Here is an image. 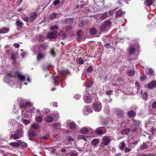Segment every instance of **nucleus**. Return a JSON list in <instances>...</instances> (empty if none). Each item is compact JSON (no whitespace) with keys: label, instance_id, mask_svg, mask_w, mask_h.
<instances>
[{"label":"nucleus","instance_id":"25","mask_svg":"<svg viewBox=\"0 0 156 156\" xmlns=\"http://www.w3.org/2000/svg\"><path fill=\"white\" fill-rule=\"evenodd\" d=\"M123 14V12L121 10L117 11L115 12L116 17H121Z\"/></svg>","mask_w":156,"mask_h":156},{"label":"nucleus","instance_id":"35","mask_svg":"<svg viewBox=\"0 0 156 156\" xmlns=\"http://www.w3.org/2000/svg\"><path fill=\"white\" fill-rule=\"evenodd\" d=\"M147 148V144L144 142L143 143V144L141 145L140 147V148L141 149H146Z\"/></svg>","mask_w":156,"mask_h":156},{"label":"nucleus","instance_id":"44","mask_svg":"<svg viewBox=\"0 0 156 156\" xmlns=\"http://www.w3.org/2000/svg\"><path fill=\"white\" fill-rule=\"evenodd\" d=\"M122 145L120 147V149L122 150H124V147H125L126 145L124 142H122L121 143Z\"/></svg>","mask_w":156,"mask_h":156},{"label":"nucleus","instance_id":"19","mask_svg":"<svg viewBox=\"0 0 156 156\" xmlns=\"http://www.w3.org/2000/svg\"><path fill=\"white\" fill-rule=\"evenodd\" d=\"M88 132L89 130L86 127L82 128L80 130V133L83 134H86Z\"/></svg>","mask_w":156,"mask_h":156},{"label":"nucleus","instance_id":"51","mask_svg":"<svg viewBox=\"0 0 156 156\" xmlns=\"http://www.w3.org/2000/svg\"><path fill=\"white\" fill-rule=\"evenodd\" d=\"M93 70V68L91 66H90L87 69V71L88 72H91Z\"/></svg>","mask_w":156,"mask_h":156},{"label":"nucleus","instance_id":"26","mask_svg":"<svg viewBox=\"0 0 156 156\" xmlns=\"http://www.w3.org/2000/svg\"><path fill=\"white\" fill-rule=\"evenodd\" d=\"M28 135L30 137H34L36 136V132L34 131H29Z\"/></svg>","mask_w":156,"mask_h":156},{"label":"nucleus","instance_id":"17","mask_svg":"<svg viewBox=\"0 0 156 156\" xmlns=\"http://www.w3.org/2000/svg\"><path fill=\"white\" fill-rule=\"evenodd\" d=\"M36 14L35 13L31 15L30 17H29L30 22V23H32L36 20Z\"/></svg>","mask_w":156,"mask_h":156},{"label":"nucleus","instance_id":"9","mask_svg":"<svg viewBox=\"0 0 156 156\" xmlns=\"http://www.w3.org/2000/svg\"><path fill=\"white\" fill-rule=\"evenodd\" d=\"M84 101L87 103H89L92 100V98L90 94L87 92H86L85 96L83 98Z\"/></svg>","mask_w":156,"mask_h":156},{"label":"nucleus","instance_id":"34","mask_svg":"<svg viewBox=\"0 0 156 156\" xmlns=\"http://www.w3.org/2000/svg\"><path fill=\"white\" fill-rule=\"evenodd\" d=\"M93 83L90 81L88 80L86 84V86L87 88H90L92 85Z\"/></svg>","mask_w":156,"mask_h":156},{"label":"nucleus","instance_id":"63","mask_svg":"<svg viewBox=\"0 0 156 156\" xmlns=\"http://www.w3.org/2000/svg\"><path fill=\"white\" fill-rule=\"evenodd\" d=\"M71 27L70 26L67 27L66 30V31H69L71 30L72 29Z\"/></svg>","mask_w":156,"mask_h":156},{"label":"nucleus","instance_id":"59","mask_svg":"<svg viewBox=\"0 0 156 156\" xmlns=\"http://www.w3.org/2000/svg\"><path fill=\"white\" fill-rule=\"evenodd\" d=\"M135 85L136 86V88L137 89H138L140 87V84L136 82Z\"/></svg>","mask_w":156,"mask_h":156},{"label":"nucleus","instance_id":"52","mask_svg":"<svg viewBox=\"0 0 156 156\" xmlns=\"http://www.w3.org/2000/svg\"><path fill=\"white\" fill-rule=\"evenodd\" d=\"M60 0H55L53 2V5H58L60 2Z\"/></svg>","mask_w":156,"mask_h":156},{"label":"nucleus","instance_id":"27","mask_svg":"<svg viewBox=\"0 0 156 156\" xmlns=\"http://www.w3.org/2000/svg\"><path fill=\"white\" fill-rule=\"evenodd\" d=\"M44 37L42 35H40L37 37V39L38 41H43L45 39Z\"/></svg>","mask_w":156,"mask_h":156},{"label":"nucleus","instance_id":"53","mask_svg":"<svg viewBox=\"0 0 156 156\" xmlns=\"http://www.w3.org/2000/svg\"><path fill=\"white\" fill-rule=\"evenodd\" d=\"M50 66H51V65L50 64L47 65L45 67H43V69L44 70H47L48 69V68Z\"/></svg>","mask_w":156,"mask_h":156},{"label":"nucleus","instance_id":"28","mask_svg":"<svg viewBox=\"0 0 156 156\" xmlns=\"http://www.w3.org/2000/svg\"><path fill=\"white\" fill-rule=\"evenodd\" d=\"M152 3L153 0H146L144 1L145 4L148 6L152 5Z\"/></svg>","mask_w":156,"mask_h":156},{"label":"nucleus","instance_id":"15","mask_svg":"<svg viewBox=\"0 0 156 156\" xmlns=\"http://www.w3.org/2000/svg\"><path fill=\"white\" fill-rule=\"evenodd\" d=\"M124 115V112L123 111L121 110H118L117 115L118 118H122Z\"/></svg>","mask_w":156,"mask_h":156},{"label":"nucleus","instance_id":"40","mask_svg":"<svg viewBox=\"0 0 156 156\" xmlns=\"http://www.w3.org/2000/svg\"><path fill=\"white\" fill-rule=\"evenodd\" d=\"M77 35L78 37H81L83 35V31L81 30H78L77 33Z\"/></svg>","mask_w":156,"mask_h":156},{"label":"nucleus","instance_id":"43","mask_svg":"<svg viewBox=\"0 0 156 156\" xmlns=\"http://www.w3.org/2000/svg\"><path fill=\"white\" fill-rule=\"evenodd\" d=\"M22 19L25 22H28V21L30 22L29 17L27 16H22Z\"/></svg>","mask_w":156,"mask_h":156},{"label":"nucleus","instance_id":"45","mask_svg":"<svg viewBox=\"0 0 156 156\" xmlns=\"http://www.w3.org/2000/svg\"><path fill=\"white\" fill-rule=\"evenodd\" d=\"M147 94L146 92H144L143 95V99L144 101H146L147 99Z\"/></svg>","mask_w":156,"mask_h":156},{"label":"nucleus","instance_id":"61","mask_svg":"<svg viewBox=\"0 0 156 156\" xmlns=\"http://www.w3.org/2000/svg\"><path fill=\"white\" fill-rule=\"evenodd\" d=\"M105 46L107 48H109L110 47V45L109 43H107L105 45Z\"/></svg>","mask_w":156,"mask_h":156},{"label":"nucleus","instance_id":"47","mask_svg":"<svg viewBox=\"0 0 156 156\" xmlns=\"http://www.w3.org/2000/svg\"><path fill=\"white\" fill-rule=\"evenodd\" d=\"M57 16V14L54 13L51 14L50 16V18L51 19H54L56 18Z\"/></svg>","mask_w":156,"mask_h":156},{"label":"nucleus","instance_id":"31","mask_svg":"<svg viewBox=\"0 0 156 156\" xmlns=\"http://www.w3.org/2000/svg\"><path fill=\"white\" fill-rule=\"evenodd\" d=\"M135 52V48L133 47H130L129 49V54L131 55L133 54Z\"/></svg>","mask_w":156,"mask_h":156},{"label":"nucleus","instance_id":"24","mask_svg":"<svg viewBox=\"0 0 156 156\" xmlns=\"http://www.w3.org/2000/svg\"><path fill=\"white\" fill-rule=\"evenodd\" d=\"M99 141L98 139H95L93 140L91 142V144L94 146H96L99 143Z\"/></svg>","mask_w":156,"mask_h":156},{"label":"nucleus","instance_id":"18","mask_svg":"<svg viewBox=\"0 0 156 156\" xmlns=\"http://www.w3.org/2000/svg\"><path fill=\"white\" fill-rule=\"evenodd\" d=\"M130 131V129L129 128H126L123 129L121 132V134H127Z\"/></svg>","mask_w":156,"mask_h":156},{"label":"nucleus","instance_id":"62","mask_svg":"<svg viewBox=\"0 0 156 156\" xmlns=\"http://www.w3.org/2000/svg\"><path fill=\"white\" fill-rule=\"evenodd\" d=\"M13 46L16 48H18L20 46V45L18 43H14L13 44Z\"/></svg>","mask_w":156,"mask_h":156},{"label":"nucleus","instance_id":"1","mask_svg":"<svg viewBox=\"0 0 156 156\" xmlns=\"http://www.w3.org/2000/svg\"><path fill=\"white\" fill-rule=\"evenodd\" d=\"M17 76L18 79L21 81H24L25 80V76L22 75L18 71H11L9 72L7 74V75L5 76V79L7 80H11V79L12 77H16Z\"/></svg>","mask_w":156,"mask_h":156},{"label":"nucleus","instance_id":"38","mask_svg":"<svg viewBox=\"0 0 156 156\" xmlns=\"http://www.w3.org/2000/svg\"><path fill=\"white\" fill-rule=\"evenodd\" d=\"M32 127L35 129H37L40 128V126L38 124L36 123H34L32 125Z\"/></svg>","mask_w":156,"mask_h":156},{"label":"nucleus","instance_id":"29","mask_svg":"<svg viewBox=\"0 0 156 156\" xmlns=\"http://www.w3.org/2000/svg\"><path fill=\"white\" fill-rule=\"evenodd\" d=\"M108 16V15L107 12H106L101 15L100 16V18L103 20L106 18Z\"/></svg>","mask_w":156,"mask_h":156},{"label":"nucleus","instance_id":"11","mask_svg":"<svg viewBox=\"0 0 156 156\" xmlns=\"http://www.w3.org/2000/svg\"><path fill=\"white\" fill-rule=\"evenodd\" d=\"M136 115V112L133 110L129 111L127 112V115L129 118L135 117Z\"/></svg>","mask_w":156,"mask_h":156},{"label":"nucleus","instance_id":"41","mask_svg":"<svg viewBox=\"0 0 156 156\" xmlns=\"http://www.w3.org/2000/svg\"><path fill=\"white\" fill-rule=\"evenodd\" d=\"M49 137V135L48 134H46L44 136L41 137L40 138L44 140H45L48 139Z\"/></svg>","mask_w":156,"mask_h":156},{"label":"nucleus","instance_id":"10","mask_svg":"<svg viewBox=\"0 0 156 156\" xmlns=\"http://www.w3.org/2000/svg\"><path fill=\"white\" fill-rule=\"evenodd\" d=\"M32 105L30 103L28 102L26 103L20 102V107L21 108H26L27 106L30 107Z\"/></svg>","mask_w":156,"mask_h":156},{"label":"nucleus","instance_id":"54","mask_svg":"<svg viewBox=\"0 0 156 156\" xmlns=\"http://www.w3.org/2000/svg\"><path fill=\"white\" fill-rule=\"evenodd\" d=\"M124 150L125 152L126 153L129 152L131 151V150L128 148L126 147Z\"/></svg>","mask_w":156,"mask_h":156},{"label":"nucleus","instance_id":"7","mask_svg":"<svg viewBox=\"0 0 156 156\" xmlns=\"http://www.w3.org/2000/svg\"><path fill=\"white\" fill-rule=\"evenodd\" d=\"M93 107L95 111L99 112L101 110L102 106L100 102H95L94 103Z\"/></svg>","mask_w":156,"mask_h":156},{"label":"nucleus","instance_id":"60","mask_svg":"<svg viewBox=\"0 0 156 156\" xmlns=\"http://www.w3.org/2000/svg\"><path fill=\"white\" fill-rule=\"evenodd\" d=\"M70 156H77V154L76 153L72 152L70 154Z\"/></svg>","mask_w":156,"mask_h":156},{"label":"nucleus","instance_id":"46","mask_svg":"<svg viewBox=\"0 0 156 156\" xmlns=\"http://www.w3.org/2000/svg\"><path fill=\"white\" fill-rule=\"evenodd\" d=\"M53 126H54L55 128L57 129L58 128H59L60 126V125L58 123H55L53 124Z\"/></svg>","mask_w":156,"mask_h":156},{"label":"nucleus","instance_id":"21","mask_svg":"<svg viewBox=\"0 0 156 156\" xmlns=\"http://www.w3.org/2000/svg\"><path fill=\"white\" fill-rule=\"evenodd\" d=\"M96 29L94 27H91L90 30V33L92 35H94L97 33Z\"/></svg>","mask_w":156,"mask_h":156},{"label":"nucleus","instance_id":"3","mask_svg":"<svg viewBox=\"0 0 156 156\" xmlns=\"http://www.w3.org/2000/svg\"><path fill=\"white\" fill-rule=\"evenodd\" d=\"M131 120L133 123V125H131V131L134 132L136 131L138 127L140 126L141 122L134 119H132Z\"/></svg>","mask_w":156,"mask_h":156},{"label":"nucleus","instance_id":"57","mask_svg":"<svg viewBox=\"0 0 156 156\" xmlns=\"http://www.w3.org/2000/svg\"><path fill=\"white\" fill-rule=\"evenodd\" d=\"M11 59L13 60H15L16 58L15 57V55L14 54H12L10 58Z\"/></svg>","mask_w":156,"mask_h":156},{"label":"nucleus","instance_id":"33","mask_svg":"<svg viewBox=\"0 0 156 156\" xmlns=\"http://www.w3.org/2000/svg\"><path fill=\"white\" fill-rule=\"evenodd\" d=\"M16 25L19 27H21L23 24V23L20 21H17L16 22Z\"/></svg>","mask_w":156,"mask_h":156},{"label":"nucleus","instance_id":"50","mask_svg":"<svg viewBox=\"0 0 156 156\" xmlns=\"http://www.w3.org/2000/svg\"><path fill=\"white\" fill-rule=\"evenodd\" d=\"M73 21V20L72 19L69 18L66 19V23H72Z\"/></svg>","mask_w":156,"mask_h":156},{"label":"nucleus","instance_id":"56","mask_svg":"<svg viewBox=\"0 0 156 156\" xmlns=\"http://www.w3.org/2000/svg\"><path fill=\"white\" fill-rule=\"evenodd\" d=\"M152 108H156V101L154 102L152 104Z\"/></svg>","mask_w":156,"mask_h":156},{"label":"nucleus","instance_id":"48","mask_svg":"<svg viewBox=\"0 0 156 156\" xmlns=\"http://www.w3.org/2000/svg\"><path fill=\"white\" fill-rule=\"evenodd\" d=\"M154 71L152 69L149 68L148 71V74L149 75H152L153 74Z\"/></svg>","mask_w":156,"mask_h":156},{"label":"nucleus","instance_id":"36","mask_svg":"<svg viewBox=\"0 0 156 156\" xmlns=\"http://www.w3.org/2000/svg\"><path fill=\"white\" fill-rule=\"evenodd\" d=\"M58 78V77H55L54 76H52V80L54 81L53 83L56 85H58V82L56 80V79Z\"/></svg>","mask_w":156,"mask_h":156},{"label":"nucleus","instance_id":"64","mask_svg":"<svg viewBox=\"0 0 156 156\" xmlns=\"http://www.w3.org/2000/svg\"><path fill=\"white\" fill-rule=\"evenodd\" d=\"M53 106L54 107H57L58 106V104L56 102H54L53 103Z\"/></svg>","mask_w":156,"mask_h":156},{"label":"nucleus","instance_id":"8","mask_svg":"<svg viewBox=\"0 0 156 156\" xmlns=\"http://www.w3.org/2000/svg\"><path fill=\"white\" fill-rule=\"evenodd\" d=\"M106 130L105 127H99L95 130V133L98 135L103 134L106 133Z\"/></svg>","mask_w":156,"mask_h":156},{"label":"nucleus","instance_id":"20","mask_svg":"<svg viewBox=\"0 0 156 156\" xmlns=\"http://www.w3.org/2000/svg\"><path fill=\"white\" fill-rule=\"evenodd\" d=\"M67 125L70 129H73L75 128L76 125L74 122H70L68 123Z\"/></svg>","mask_w":156,"mask_h":156},{"label":"nucleus","instance_id":"6","mask_svg":"<svg viewBox=\"0 0 156 156\" xmlns=\"http://www.w3.org/2000/svg\"><path fill=\"white\" fill-rule=\"evenodd\" d=\"M58 32L56 31L49 32L47 35V37L49 39L56 38L58 37Z\"/></svg>","mask_w":156,"mask_h":156},{"label":"nucleus","instance_id":"16","mask_svg":"<svg viewBox=\"0 0 156 156\" xmlns=\"http://www.w3.org/2000/svg\"><path fill=\"white\" fill-rule=\"evenodd\" d=\"M9 31V29L8 27H4L0 30V34L7 33Z\"/></svg>","mask_w":156,"mask_h":156},{"label":"nucleus","instance_id":"4","mask_svg":"<svg viewBox=\"0 0 156 156\" xmlns=\"http://www.w3.org/2000/svg\"><path fill=\"white\" fill-rule=\"evenodd\" d=\"M23 134V131L22 129H17L15 133L11 135L10 138L14 140L19 139L22 136Z\"/></svg>","mask_w":156,"mask_h":156},{"label":"nucleus","instance_id":"39","mask_svg":"<svg viewBox=\"0 0 156 156\" xmlns=\"http://www.w3.org/2000/svg\"><path fill=\"white\" fill-rule=\"evenodd\" d=\"M36 121L39 122H41L42 120V117L40 116H37L36 118Z\"/></svg>","mask_w":156,"mask_h":156},{"label":"nucleus","instance_id":"23","mask_svg":"<svg viewBox=\"0 0 156 156\" xmlns=\"http://www.w3.org/2000/svg\"><path fill=\"white\" fill-rule=\"evenodd\" d=\"M127 74L129 76H132L134 75L135 71L133 69H130L128 71Z\"/></svg>","mask_w":156,"mask_h":156},{"label":"nucleus","instance_id":"14","mask_svg":"<svg viewBox=\"0 0 156 156\" xmlns=\"http://www.w3.org/2000/svg\"><path fill=\"white\" fill-rule=\"evenodd\" d=\"M58 35L62 39H64L66 38V34L63 31H60L58 34Z\"/></svg>","mask_w":156,"mask_h":156},{"label":"nucleus","instance_id":"32","mask_svg":"<svg viewBox=\"0 0 156 156\" xmlns=\"http://www.w3.org/2000/svg\"><path fill=\"white\" fill-rule=\"evenodd\" d=\"M9 144L12 146L16 148L19 147V142L18 140L17 142H14L11 143Z\"/></svg>","mask_w":156,"mask_h":156},{"label":"nucleus","instance_id":"55","mask_svg":"<svg viewBox=\"0 0 156 156\" xmlns=\"http://www.w3.org/2000/svg\"><path fill=\"white\" fill-rule=\"evenodd\" d=\"M113 91L112 90H109L106 91V94L107 95H110L112 94Z\"/></svg>","mask_w":156,"mask_h":156},{"label":"nucleus","instance_id":"2","mask_svg":"<svg viewBox=\"0 0 156 156\" xmlns=\"http://www.w3.org/2000/svg\"><path fill=\"white\" fill-rule=\"evenodd\" d=\"M111 22L110 21H105L102 24L100 27V30L103 32L107 31L108 29L111 27Z\"/></svg>","mask_w":156,"mask_h":156},{"label":"nucleus","instance_id":"42","mask_svg":"<svg viewBox=\"0 0 156 156\" xmlns=\"http://www.w3.org/2000/svg\"><path fill=\"white\" fill-rule=\"evenodd\" d=\"M78 138L80 139H82L83 140L85 141H87V139L86 138L85 136L83 135H80L78 136Z\"/></svg>","mask_w":156,"mask_h":156},{"label":"nucleus","instance_id":"58","mask_svg":"<svg viewBox=\"0 0 156 156\" xmlns=\"http://www.w3.org/2000/svg\"><path fill=\"white\" fill-rule=\"evenodd\" d=\"M23 122L25 124H28L30 123V122L29 121L26 119H23Z\"/></svg>","mask_w":156,"mask_h":156},{"label":"nucleus","instance_id":"5","mask_svg":"<svg viewBox=\"0 0 156 156\" xmlns=\"http://www.w3.org/2000/svg\"><path fill=\"white\" fill-rule=\"evenodd\" d=\"M111 139L110 137L108 136H104L102 139V141L101 143V146L102 147L107 145L110 142Z\"/></svg>","mask_w":156,"mask_h":156},{"label":"nucleus","instance_id":"12","mask_svg":"<svg viewBox=\"0 0 156 156\" xmlns=\"http://www.w3.org/2000/svg\"><path fill=\"white\" fill-rule=\"evenodd\" d=\"M45 56V54L44 53L39 52L37 55V60L39 61L43 59Z\"/></svg>","mask_w":156,"mask_h":156},{"label":"nucleus","instance_id":"30","mask_svg":"<svg viewBox=\"0 0 156 156\" xmlns=\"http://www.w3.org/2000/svg\"><path fill=\"white\" fill-rule=\"evenodd\" d=\"M18 141L19 142V147L20 146L23 147H26L27 146V144L25 142L23 141L22 142L20 140H18Z\"/></svg>","mask_w":156,"mask_h":156},{"label":"nucleus","instance_id":"49","mask_svg":"<svg viewBox=\"0 0 156 156\" xmlns=\"http://www.w3.org/2000/svg\"><path fill=\"white\" fill-rule=\"evenodd\" d=\"M58 28V26L56 25H55L53 26H51L50 27V30H55Z\"/></svg>","mask_w":156,"mask_h":156},{"label":"nucleus","instance_id":"13","mask_svg":"<svg viewBox=\"0 0 156 156\" xmlns=\"http://www.w3.org/2000/svg\"><path fill=\"white\" fill-rule=\"evenodd\" d=\"M147 87L149 89H152L156 87V81H152L151 83H148Z\"/></svg>","mask_w":156,"mask_h":156},{"label":"nucleus","instance_id":"37","mask_svg":"<svg viewBox=\"0 0 156 156\" xmlns=\"http://www.w3.org/2000/svg\"><path fill=\"white\" fill-rule=\"evenodd\" d=\"M76 61L77 63L80 65L83 64L84 62V61L83 60V59L81 58H80L77 60Z\"/></svg>","mask_w":156,"mask_h":156},{"label":"nucleus","instance_id":"22","mask_svg":"<svg viewBox=\"0 0 156 156\" xmlns=\"http://www.w3.org/2000/svg\"><path fill=\"white\" fill-rule=\"evenodd\" d=\"M53 118L50 116H48L45 119V120L48 123H51L53 121Z\"/></svg>","mask_w":156,"mask_h":156}]
</instances>
